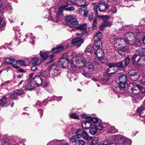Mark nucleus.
<instances>
[{
    "label": "nucleus",
    "instance_id": "1",
    "mask_svg": "<svg viewBox=\"0 0 145 145\" xmlns=\"http://www.w3.org/2000/svg\"><path fill=\"white\" fill-rule=\"evenodd\" d=\"M73 59L77 67L82 69V74L85 76H87L89 73V70L92 71L94 69V67L93 63L89 62H86L84 56L82 53L78 54Z\"/></svg>",
    "mask_w": 145,
    "mask_h": 145
},
{
    "label": "nucleus",
    "instance_id": "2",
    "mask_svg": "<svg viewBox=\"0 0 145 145\" xmlns=\"http://www.w3.org/2000/svg\"><path fill=\"white\" fill-rule=\"evenodd\" d=\"M43 77V76L42 75L35 76L30 81L27 83L25 88V90H33L35 89V85L39 86L41 85L43 80L42 79Z\"/></svg>",
    "mask_w": 145,
    "mask_h": 145
},
{
    "label": "nucleus",
    "instance_id": "3",
    "mask_svg": "<svg viewBox=\"0 0 145 145\" xmlns=\"http://www.w3.org/2000/svg\"><path fill=\"white\" fill-rule=\"evenodd\" d=\"M76 135L70 137L73 141L75 140L76 138L80 139L82 138L84 140H88L92 139V137L89 136L88 134L85 131L82 129H79L76 131Z\"/></svg>",
    "mask_w": 145,
    "mask_h": 145
},
{
    "label": "nucleus",
    "instance_id": "4",
    "mask_svg": "<svg viewBox=\"0 0 145 145\" xmlns=\"http://www.w3.org/2000/svg\"><path fill=\"white\" fill-rule=\"evenodd\" d=\"M6 61L11 64L16 65L19 64L23 66H27L30 63V61L28 59L25 60H21L16 61L13 58H8L6 59Z\"/></svg>",
    "mask_w": 145,
    "mask_h": 145
},
{
    "label": "nucleus",
    "instance_id": "5",
    "mask_svg": "<svg viewBox=\"0 0 145 145\" xmlns=\"http://www.w3.org/2000/svg\"><path fill=\"white\" fill-rule=\"evenodd\" d=\"M94 54L97 57L98 59L97 63L99 65L101 63H103L104 62L102 61L103 60V57L105 55L103 50L99 48H97V49H94Z\"/></svg>",
    "mask_w": 145,
    "mask_h": 145
},
{
    "label": "nucleus",
    "instance_id": "6",
    "mask_svg": "<svg viewBox=\"0 0 145 145\" xmlns=\"http://www.w3.org/2000/svg\"><path fill=\"white\" fill-rule=\"evenodd\" d=\"M64 49V47L63 46L58 45L56 48L52 49V51L49 52V56L52 58L55 56L54 54L61 51Z\"/></svg>",
    "mask_w": 145,
    "mask_h": 145
},
{
    "label": "nucleus",
    "instance_id": "7",
    "mask_svg": "<svg viewBox=\"0 0 145 145\" xmlns=\"http://www.w3.org/2000/svg\"><path fill=\"white\" fill-rule=\"evenodd\" d=\"M67 7V5H66L61 7L58 8V12L56 13V22H58L60 21V19L62 16V12L63 10L64 9L65 10V7Z\"/></svg>",
    "mask_w": 145,
    "mask_h": 145
},
{
    "label": "nucleus",
    "instance_id": "8",
    "mask_svg": "<svg viewBox=\"0 0 145 145\" xmlns=\"http://www.w3.org/2000/svg\"><path fill=\"white\" fill-rule=\"evenodd\" d=\"M128 87L129 91L130 93L132 94L135 95H137L140 94V91H139V89H137L136 88L133 84Z\"/></svg>",
    "mask_w": 145,
    "mask_h": 145
},
{
    "label": "nucleus",
    "instance_id": "9",
    "mask_svg": "<svg viewBox=\"0 0 145 145\" xmlns=\"http://www.w3.org/2000/svg\"><path fill=\"white\" fill-rule=\"evenodd\" d=\"M137 64L135 67L136 68L145 65V56H141L137 60Z\"/></svg>",
    "mask_w": 145,
    "mask_h": 145
},
{
    "label": "nucleus",
    "instance_id": "10",
    "mask_svg": "<svg viewBox=\"0 0 145 145\" xmlns=\"http://www.w3.org/2000/svg\"><path fill=\"white\" fill-rule=\"evenodd\" d=\"M128 74L131 78L134 81L137 80L139 78V76L138 74V72L135 70H131Z\"/></svg>",
    "mask_w": 145,
    "mask_h": 145
},
{
    "label": "nucleus",
    "instance_id": "11",
    "mask_svg": "<svg viewBox=\"0 0 145 145\" xmlns=\"http://www.w3.org/2000/svg\"><path fill=\"white\" fill-rule=\"evenodd\" d=\"M103 128V126L102 125L99 124L98 127L96 126H94L91 127L89 131L90 133L92 135H95L97 133L98 130H102Z\"/></svg>",
    "mask_w": 145,
    "mask_h": 145
},
{
    "label": "nucleus",
    "instance_id": "12",
    "mask_svg": "<svg viewBox=\"0 0 145 145\" xmlns=\"http://www.w3.org/2000/svg\"><path fill=\"white\" fill-rule=\"evenodd\" d=\"M78 139L76 138L74 141H73L71 140V138H69V141L72 143L74 142V145H85L86 142L84 141L82 139Z\"/></svg>",
    "mask_w": 145,
    "mask_h": 145
},
{
    "label": "nucleus",
    "instance_id": "13",
    "mask_svg": "<svg viewBox=\"0 0 145 145\" xmlns=\"http://www.w3.org/2000/svg\"><path fill=\"white\" fill-rule=\"evenodd\" d=\"M83 40L79 38H76L72 39L71 41V44L79 47L83 42Z\"/></svg>",
    "mask_w": 145,
    "mask_h": 145
},
{
    "label": "nucleus",
    "instance_id": "14",
    "mask_svg": "<svg viewBox=\"0 0 145 145\" xmlns=\"http://www.w3.org/2000/svg\"><path fill=\"white\" fill-rule=\"evenodd\" d=\"M68 63V61L67 59L62 58L59 59V64L63 69L67 67Z\"/></svg>",
    "mask_w": 145,
    "mask_h": 145
},
{
    "label": "nucleus",
    "instance_id": "15",
    "mask_svg": "<svg viewBox=\"0 0 145 145\" xmlns=\"http://www.w3.org/2000/svg\"><path fill=\"white\" fill-rule=\"evenodd\" d=\"M89 3L86 1V0H76L74 3V5L81 7L83 5H88Z\"/></svg>",
    "mask_w": 145,
    "mask_h": 145
},
{
    "label": "nucleus",
    "instance_id": "16",
    "mask_svg": "<svg viewBox=\"0 0 145 145\" xmlns=\"http://www.w3.org/2000/svg\"><path fill=\"white\" fill-rule=\"evenodd\" d=\"M108 8V6L105 3H101L98 4V9L101 12L105 11Z\"/></svg>",
    "mask_w": 145,
    "mask_h": 145
},
{
    "label": "nucleus",
    "instance_id": "17",
    "mask_svg": "<svg viewBox=\"0 0 145 145\" xmlns=\"http://www.w3.org/2000/svg\"><path fill=\"white\" fill-rule=\"evenodd\" d=\"M1 101L0 102V105L3 107H6L8 106L7 101V99L5 97H3L1 99H0Z\"/></svg>",
    "mask_w": 145,
    "mask_h": 145
},
{
    "label": "nucleus",
    "instance_id": "18",
    "mask_svg": "<svg viewBox=\"0 0 145 145\" xmlns=\"http://www.w3.org/2000/svg\"><path fill=\"white\" fill-rule=\"evenodd\" d=\"M79 22L78 21H76L74 20L70 22H68L67 24V25L69 27L74 28H77Z\"/></svg>",
    "mask_w": 145,
    "mask_h": 145
},
{
    "label": "nucleus",
    "instance_id": "19",
    "mask_svg": "<svg viewBox=\"0 0 145 145\" xmlns=\"http://www.w3.org/2000/svg\"><path fill=\"white\" fill-rule=\"evenodd\" d=\"M124 37L127 39H135L134 34L131 32L126 33L124 35Z\"/></svg>",
    "mask_w": 145,
    "mask_h": 145
},
{
    "label": "nucleus",
    "instance_id": "20",
    "mask_svg": "<svg viewBox=\"0 0 145 145\" xmlns=\"http://www.w3.org/2000/svg\"><path fill=\"white\" fill-rule=\"evenodd\" d=\"M102 46V42L101 41L94 40V44L93 47V49H96L100 48Z\"/></svg>",
    "mask_w": 145,
    "mask_h": 145
},
{
    "label": "nucleus",
    "instance_id": "21",
    "mask_svg": "<svg viewBox=\"0 0 145 145\" xmlns=\"http://www.w3.org/2000/svg\"><path fill=\"white\" fill-rule=\"evenodd\" d=\"M102 37V34L100 32L96 33L94 35L93 39L94 40L101 41Z\"/></svg>",
    "mask_w": 145,
    "mask_h": 145
},
{
    "label": "nucleus",
    "instance_id": "22",
    "mask_svg": "<svg viewBox=\"0 0 145 145\" xmlns=\"http://www.w3.org/2000/svg\"><path fill=\"white\" fill-rule=\"evenodd\" d=\"M137 112L140 114L141 117H145V110L143 107H140L138 108L137 110Z\"/></svg>",
    "mask_w": 145,
    "mask_h": 145
},
{
    "label": "nucleus",
    "instance_id": "23",
    "mask_svg": "<svg viewBox=\"0 0 145 145\" xmlns=\"http://www.w3.org/2000/svg\"><path fill=\"white\" fill-rule=\"evenodd\" d=\"M31 62L33 64L38 65L42 62L41 60L39 59L38 58L35 57L32 58Z\"/></svg>",
    "mask_w": 145,
    "mask_h": 145
},
{
    "label": "nucleus",
    "instance_id": "24",
    "mask_svg": "<svg viewBox=\"0 0 145 145\" xmlns=\"http://www.w3.org/2000/svg\"><path fill=\"white\" fill-rule=\"evenodd\" d=\"M76 16L74 15H69L66 17L65 20L67 23L70 22L75 19Z\"/></svg>",
    "mask_w": 145,
    "mask_h": 145
},
{
    "label": "nucleus",
    "instance_id": "25",
    "mask_svg": "<svg viewBox=\"0 0 145 145\" xmlns=\"http://www.w3.org/2000/svg\"><path fill=\"white\" fill-rule=\"evenodd\" d=\"M114 72H106L104 75L103 79L104 80L108 81L111 75L114 74Z\"/></svg>",
    "mask_w": 145,
    "mask_h": 145
},
{
    "label": "nucleus",
    "instance_id": "26",
    "mask_svg": "<svg viewBox=\"0 0 145 145\" xmlns=\"http://www.w3.org/2000/svg\"><path fill=\"white\" fill-rule=\"evenodd\" d=\"M136 87L139 90V91H140V93H142L143 95H142V97H143L145 95V88L141 87L140 85L137 84L136 85Z\"/></svg>",
    "mask_w": 145,
    "mask_h": 145
},
{
    "label": "nucleus",
    "instance_id": "27",
    "mask_svg": "<svg viewBox=\"0 0 145 145\" xmlns=\"http://www.w3.org/2000/svg\"><path fill=\"white\" fill-rule=\"evenodd\" d=\"M138 56V55L137 54H135L131 58V61L132 63L135 67L136 66L137 64V61H136L135 59L137 58Z\"/></svg>",
    "mask_w": 145,
    "mask_h": 145
},
{
    "label": "nucleus",
    "instance_id": "28",
    "mask_svg": "<svg viewBox=\"0 0 145 145\" xmlns=\"http://www.w3.org/2000/svg\"><path fill=\"white\" fill-rule=\"evenodd\" d=\"M110 24V22L107 21H105L100 26V29L101 30L103 31L104 28L107 26L109 25Z\"/></svg>",
    "mask_w": 145,
    "mask_h": 145
},
{
    "label": "nucleus",
    "instance_id": "29",
    "mask_svg": "<svg viewBox=\"0 0 145 145\" xmlns=\"http://www.w3.org/2000/svg\"><path fill=\"white\" fill-rule=\"evenodd\" d=\"M127 76L124 75H120L119 76L118 80L119 82H126L127 81Z\"/></svg>",
    "mask_w": 145,
    "mask_h": 145
},
{
    "label": "nucleus",
    "instance_id": "30",
    "mask_svg": "<svg viewBox=\"0 0 145 145\" xmlns=\"http://www.w3.org/2000/svg\"><path fill=\"white\" fill-rule=\"evenodd\" d=\"M91 124L86 122H83L82 123V127L85 129H88L91 126Z\"/></svg>",
    "mask_w": 145,
    "mask_h": 145
},
{
    "label": "nucleus",
    "instance_id": "31",
    "mask_svg": "<svg viewBox=\"0 0 145 145\" xmlns=\"http://www.w3.org/2000/svg\"><path fill=\"white\" fill-rule=\"evenodd\" d=\"M87 24H86L81 25L79 26H78L76 29L80 30H85L87 27Z\"/></svg>",
    "mask_w": 145,
    "mask_h": 145
},
{
    "label": "nucleus",
    "instance_id": "32",
    "mask_svg": "<svg viewBox=\"0 0 145 145\" xmlns=\"http://www.w3.org/2000/svg\"><path fill=\"white\" fill-rule=\"evenodd\" d=\"M57 67L56 64H53L49 66L48 69L50 70L55 71L57 69Z\"/></svg>",
    "mask_w": 145,
    "mask_h": 145
},
{
    "label": "nucleus",
    "instance_id": "33",
    "mask_svg": "<svg viewBox=\"0 0 145 145\" xmlns=\"http://www.w3.org/2000/svg\"><path fill=\"white\" fill-rule=\"evenodd\" d=\"M19 95V93H18L16 91H14L13 92H12L10 95V98L13 99H15L17 98L18 95Z\"/></svg>",
    "mask_w": 145,
    "mask_h": 145
},
{
    "label": "nucleus",
    "instance_id": "34",
    "mask_svg": "<svg viewBox=\"0 0 145 145\" xmlns=\"http://www.w3.org/2000/svg\"><path fill=\"white\" fill-rule=\"evenodd\" d=\"M108 132L110 133H114L118 132V130L114 127H110L108 129Z\"/></svg>",
    "mask_w": 145,
    "mask_h": 145
},
{
    "label": "nucleus",
    "instance_id": "35",
    "mask_svg": "<svg viewBox=\"0 0 145 145\" xmlns=\"http://www.w3.org/2000/svg\"><path fill=\"white\" fill-rule=\"evenodd\" d=\"M83 118H85L86 120V122L89 123L91 124L92 123V118L91 116H83L82 115Z\"/></svg>",
    "mask_w": 145,
    "mask_h": 145
},
{
    "label": "nucleus",
    "instance_id": "36",
    "mask_svg": "<svg viewBox=\"0 0 145 145\" xmlns=\"http://www.w3.org/2000/svg\"><path fill=\"white\" fill-rule=\"evenodd\" d=\"M94 50H95L94 49H93V47L90 46H88L86 49V51L87 52H89L91 54L93 53Z\"/></svg>",
    "mask_w": 145,
    "mask_h": 145
},
{
    "label": "nucleus",
    "instance_id": "37",
    "mask_svg": "<svg viewBox=\"0 0 145 145\" xmlns=\"http://www.w3.org/2000/svg\"><path fill=\"white\" fill-rule=\"evenodd\" d=\"M41 85L43 87H46L48 86H49L50 85L49 82L47 80H44L43 79Z\"/></svg>",
    "mask_w": 145,
    "mask_h": 145
},
{
    "label": "nucleus",
    "instance_id": "38",
    "mask_svg": "<svg viewBox=\"0 0 145 145\" xmlns=\"http://www.w3.org/2000/svg\"><path fill=\"white\" fill-rule=\"evenodd\" d=\"M40 54L43 60L46 59L48 57L47 54H46L43 52H42L41 51H40Z\"/></svg>",
    "mask_w": 145,
    "mask_h": 145
},
{
    "label": "nucleus",
    "instance_id": "39",
    "mask_svg": "<svg viewBox=\"0 0 145 145\" xmlns=\"http://www.w3.org/2000/svg\"><path fill=\"white\" fill-rule=\"evenodd\" d=\"M87 6L88 5H85L81 6V7L80 8V9L78 11L79 13H82L84 11H85V10L87 8Z\"/></svg>",
    "mask_w": 145,
    "mask_h": 145
},
{
    "label": "nucleus",
    "instance_id": "40",
    "mask_svg": "<svg viewBox=\"0 0 145 145\" xmlns=\"http://www.w3.org/2000/svg\"><path fill=\"white\" fill-rule=\"evenodd\" d=\"M116 67L120 69H121L124 67L122 62L121 61L118 63H116Z\"/></svg>",
    "mask_w": 145,
    "mask_h": 145
},
{
    "label": "nucleus",
    "instance_id": "41",
    "mask_svg": "<svg viewBox=\"0 0 145 145\" xmlns=\"http://www.w3.org/2000/svg\"><path fill=\"white\" fill-rule=\"evenodd\" d=\"M97 19H94L93 21V26L92 27V29L93 30H94L97 28Z\"/></svg>",
    "mask_w": 145,
    "mask_h": 145
},
{
    "label": "nucleus",
    "instance_id": "42",
    "mask_svg": "<svg viewBox=\"0 0 145 145\" xmlns=\"http://www.w3.org/2000/svg\"><path fill=\"white\" fill-rule=\"evenodd\" d=\"M138 54L142 55L145 54V48H143L140 49H138L137 50Z\"/></svg>",
    "mask_w": 145,
    "mask_h": 145
},
{
    "label": "nucleus",
    "instance_id": "43",
    "mask_svg": "<svg viewBox=\"0 0 145 145\" xmlns=\"http://www.w3.org/2000/svg\"><path fill=\"white\" fill-rule=\"evenodd\" d=\"M135 39H127L126 40V43H127L128 44L130 45H132L135 44Z\"/></svg>",
    "mask_w": 145,
    "mask_h": 145
},
{
    "label": "nucleus",
    "instance_id": "44",
    "mask_svg": "<svg viewBox=\"0 0 145 145\" xmlns=\"http://www.w3.org/2000/svg\"><path fill=\"white\" fill-rule=\"evenodd\" d=\"M98 141V138L97 137H94L90 145H94L97 144Z\"/></svg>",
    "mask_w": 145,
    "mask_h": 145
},
{
    "label": "nucleus",
    "instance_id": "45",
    "mask_svg": "<svg viewBox=\"0 0 145 145\" xmlns=\"http://www.w3.org/2000/svg\"><path fill=\"white\" fill-rule=\"evenodd\" d=\"M119 82V85L122 88H125L127 86L126 82Z\"/></svg>",
    "mask_w": 145,
    "mask_h": 145
},
{
    "label": "nucleus",
    "instance_id": "46",
    "mask_svg": "<svg viewBox=\"0 0 145 145\" xmlns=\"http://www.w3.org/2000/svg\"><path fill=\"white\" fill-rule=\"evenodd\" d=\"M6 25L5 22L3 19L0 18V28L4 27Z\"/></svg>",
    "mask_w": 145,
    "mask_h": 145
},
{
    "label": "nucleus",
    "instance_id": "47",
    "mask_svg": "<svg viewBox=\"0 0 145 145\" xmlns=\"http://www.w3.org/2000/svg\"><path fill=\"white\" fill-rule=\"evenodd\" d=\"M75 8L73 6H70L68 7H65V10L69 11H73L74 10Z\"/></svg>",
    "mask_w": 145,
    "mask_h": 145
},
{
    "label": "nucleus",
    "instance_id": "48",
    "mask_svg": "<svg viewBox=\"0 0 145 145\" xmlns=\"http://www.w3.org/2000/svg\"><path fill=\"white\" fill-rule=\"evenodd\" d=\"M65 2L66 4L68 5H74L75 2H73L71 0H65Z\"/></svg>",
    "mask_w": 145,
    "mask_h": 145
},
{
    "label": "nucleus",
    "instance_id": "49",
    "mask_svg": "<svg viewBox=\"0 0 145 145\" xmlns=\"http://www.w3.org/2000/svg\"><path fill=\"white\" fill-rule=\"evenodd\" d=\"M99 121V120L98 118H92V123H94V125H95Z\"/></svg>",
    "mask_w": 145,
    "mask_h": 145
},
{
    "label": "nucleus",
    "instance_id": "50",
    "mask_svg": "<svg viewBox=\"0 0 145 145\" xmlns=\"http://www.w3.org/2000/svg\"><path fill=\"white\" fill-rule=\"evenodd\" d=\"M100 145H109V141H102L100 143Z\"/></svg>",
    "mask_w": 145,
    "mask_h": 145
},
{
    "label": "nucleus",
    "instance_id": "51",
    "mask_svg": "<svg viewBox=\"0 0 145 145\" xmlns=\"http://www.w3.org/2000/svg\"><path fill=\"white\" fill-rule=\"evenodd\" d=\"M123 48H121L120 49V50H119L118 51V53L121 55H124L125 54L124 50L125 47H123Z\"/></svg>",
    "mask_w": 145,
    "mask_h": 145
},
{
    "label": "nucleus",
    "instance_id": "52",
    "mask_svg": "<svg viewBox=\"0 0 145 145\" xmlns=\"http://www.w3.org/2000/svg\"><path fill=\"white\" fill-rule=\"evenodd\" d=\"M70 117L71 118L74 119H78L79 118L78 116L76 114L74 113L70 115Z\"/></svg>",
    "mask_w": 145,
    "mask_h": 145
},
{
    "label": "nucleus",
    "instance_id": "53",
    "mask_svg": "<svg viewBox=\"0 0 145 145\" xmlns=\"http://www.w3.org/2000/svg\"><path fill=\"white\" fill-rule=\"evenodd\" d=\"M129 58L128 57H127L126 58L124 61V64L125 66H127L129 63Z\"/></svg>",
    "mask_w": 145,
    "mask_h": 145
},
{
    "label": "nucleus",
    "instance_id": "54",
    "mask_svg": "<svg viewBox=\"0 0 145 145\" xmlns=\"http://www.w3.org/2000/svg\"><path fill=\"white\" fill-rule=\"evenodd\" d=\"M108 66L110 68H112L114 67H116V63H110L108 65Z\"/></svg>",
    "mask_w": 145,
    "mask_h": 145
},
{
    "label": "nucleus",
    "instance_id": "55",
    "mask_svg": "<svg viewBox=\"0 0 145 145\" xmlns=\"http://www.w3.org/2000/svg\"><path fill=\"white\" fill-rule=\"evenodd\" d=\"M101 17L103 18L104 21H106V20L109 18V17L108 16H101Z\"/></svg>",
    "mask_w": 145,
    "mask_h": 145
},
{
    "label": "nucleus",
    "instance_id": "56",
    "mask_svg": "<svg viewBox=\"0 0 145 145\" xmlns=\"http://www.w3.org/2000/svg\"><path fill=\"white\" fill-rule=\"evenodd\" d=\"M125 140L123 138H121L120 139L119 143H120L121 144H125V145L126 144V143H125Z\"/></svg>",
    "mask_w": 145,
    "mask_h": 145
},
{
    "label": "nucleus",
    "instance_id": "57",
    "mask_svg": "<svg viewBox=\"0 0 145 145\" xmlns=\"http://www.w3.org/2000/svg\"><path fill=\"white\" fill-rule=\"evenodd\" d=\"M120 41V40L119 39H116L114 42V44L115 45H119L120 44L119 42Z\"/></svg>",
    "mask_w": 145,
    "mask_h": 145
},
{
    "label": "nucleus",
    "instance_id": "58",
    "mask_svg": "<svg viewBox=\"0 0 145 145\" xmlns=\"http://www.w3.org/2000/svg\"><path fill=\"white\" fill-rule=\"evenodd\" d=\"M31 70L33 71H38V69H37V67L35 66L31 67Z\"/></svg>",
    "mask_w": 145,
    "mask_h": 145
},
{
    "label": "nucleus",
    "instance_id": "59",
    "mask_svg": "<svg viewBox=\"0 0 145 145\" xmlns=\"http://www.w3.org/2000/svg\"><path fill=\"white\" fill-rule=\"evenodd\" d=\"M141 82L142 84L145 85V76L143 77L142 78Z\"/></svg>",
    "mask_w": 145,
    "mask_h": 145
},
{
    "label": "nucleus",
    "instance_id": "60",
    "mask_svg": "<svg viewBox=\"0 0 145 145\" xmlns=\"http://www.w3.org/2000/svg\"><path fill=\"white\" fill-rule=\"evenodd\" d=\"M112 12L113 13H115L117 12L116 8L115 7H114L112 8Z\"/></svg>",
    "mask_w": 145,
    "mask_h": 145
},
{
    "label": "nucleus",
    "instance_id": "61",
    "mask_svg": "<svg viewBox=\"0 0 145 145\" xmlns=\"http://www.w3.org/2000/svg\"><path fill=\"white\" fill-rule=\"evenodd\" d=\"M98 4L96 5V6H95L94 7V11L96 12L97 14V8H98Z\"/></svg>",
    "mask_w": 145,
    "mask_h": 145
},
{
    "label": "nucleus",
    "instance_id": "62",
    "mask_svg": "<svg viewBox=\"0 0 145 145\" xmlns=\"http://www.w3.org/2000/svg\"><path fill=\"white\" fill-rule=\"evenodd\" d=\"M84 35V33H77L76 34V35L77 36H79L80 37H82Z\"/></svg>",
    "mask_w": 145,
    "mask_h": 145
},
{
    "label": "nucleus",
    "instance_id": "63",
    "mask_svg": "<svg viewBox=\"0 0 145 145\" xmlns=\"http://www.w3.org/2000/svg\"><path fill=\"white\" fill-rule=\"evenodd\" d=\"M93 18V14H92L90 16H89L88 19L90 21H91Z\"/></svg>",
    "mask_w": 145,
    "mask_h": 145
},
{
    "label": "nucleus",
    "instance_id": "64",
    "mask_svg": "<svg viewBox=\"0 0 145 145\" xmlns=\"http://www.w3.org/2000/svg\"><path fill=\"white\" fill-rule=\"evenodd\" d=\"M34 74V73H32L31 74H30V77L29 78L28 82H29L31 81V80L32 79H31V78L32 77H33V76Z\"/></svg>",
    "mask_w": 145,
    "mask_h": 145
}]
</instances>
